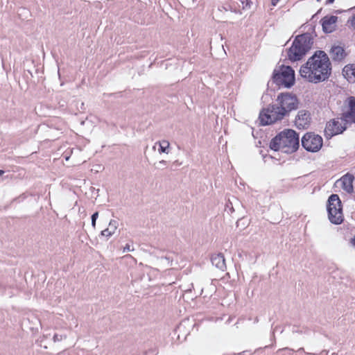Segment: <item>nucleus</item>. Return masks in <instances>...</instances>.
<instances>
[{
	"label": "nucleus",
	"mask_w": 355,
	"mask_h": 355,
	"mask_svg": "<svg viewBox=\"0 0 355 355\" xmlns=\"http://www.w3.org/2000/svg\"><path fill=\"white\" fill-rule=\"evenodd\" d=\"M298 105L299 101L295 95L288 92L280 93L276 103L269 105L260 112V123L266 125L281 121L288 116L293 110H296Z\"/></svg>",
	"instance_id": "f257e3e1"
},
{
	"label": "nucleus",
	"mask_w": 355,
	"mask_h": 355,
	"mask_svg": "<svg viewBox=\"0 0 355 355\" xmlns=\"http://www.w3.org/2000/svg\"><path fill=\"white\" fill-rule=\"evenodd\" d=\"M331 73V64L328 55L323 51H316L300 69L302 78L312 83H319L327 80Z\"/></svg>",
	"instance_id": "f03ea898"
},
{
	"label": "nucleus",
	"mask_w": 355,
	"mask_h": 355,
	"mask_svg": "<svg viewBox=\"0 0 355 355\" xmlns=\"http://www.w3.org/2000/svg\"><path fill=\"white\" fill-rule=\"evenodd\" d=\"M300 146L299 135L293 130L285 129L277 135L270 141V148L275 150L291 154Z\"/></svg>",
	"instance_id": "7ed1b4c3"
},
{
	"label": "nucleus",
	"mask_w": 355,
	"mask_h": 355,
	"mask_svg": "<svg viewBox=\"0 0 355 355\" xmlns=\"http://www.w3.org/2000/svg\"><path fill=\"white\" fill-rule=\"evenodd\" d=\"M313 44L310 33H304L296 36L291 46L288 50V58L292 61L300 60L311 49Z\"/></svg>",
	"instance_id": "20e7f679"
},
{
	"label": "nucleus",
	"mask_w": 355,
	"mask_h": 355,
	"mask_svg": "<svg viewBox=\"0 0 355 355\" xmlns=\"http://www.w3.org/2000/svg\"><path fill=\"white\" fill-rule=\"evenodd\" d=\"M272 79L277 85L290 88L295 83V71L292 67L282 65L279 70H275Z\"/></svg>",
	"instance_id": "39448f33"
},
{
	"label": "nucleus",
	"mask_w": 355,
	"mask_h": 355,
	"mask_svg": "<svg viewBox=\"0 0 355 355\" xmlns=\"http://www.w3.org/2000/svg\"><path fill=\"white\" fill-rule=\"evenodd\" d=\"M328 217L331 223L340 224L343 221L341 201L337 194L329 196L327 204Z\"/></svg>",
	"instance_id": "423d86ee"
},
{
	"label": "nucleus",
	"mask_w": 355,
	"mask_h": 355,
	"mask_svg": "<svg viewBox=\"0 0 355 355\" xmlns=\"http://www.w3.org/2000/svg\"><path fill=\"white\" fill-rule=\"evenodd\" d=\"M302 145L307 151L318 152L322 146V138L313 132H307L302 138Z\"/></svg>",
	"instance_id": "0eeeda50"
},
{
	"label": "nucleus",
	"mask_w": 355,
	"mask_h": 355,
	"mask_svg": "<svg viewBox=\"0 0 355 355\" xmlns=\"http://www.w3.org/2000/svg\"><path fill=\"white\" fill-rule=\"evenodd\" d=\"M341 121L338 119H333L329 121L324 129V134L327 137H331L334 135L342 133L345 129L346 127L342 125Z\"/></svg>",
	"instance_id": "6e6552de"
},
{
	"label": "nucleus",
	"mask_w": 355,
	"mask_h": 355,
	"mask_svg": "<svg viewBox=\"0 0 355 355\" xmlns=\"http://www.w3.org/2000/svg\"><path fill=\"white\" fill-rule=\"evenodd\" d=\"M347 100L349 110L343 113L340 120L345 123H355V97L350 96Z\"/></svg>",
	"instance_id": "1a4fd4ad"
},
{
	"label": "nucleus",
	"mask_w": 355,
	"mask_h": 355,
	"mask_svg": "<svg viewBox=\"0 0 355 355\" xmlns=\"http://www.w3.org/2000/svg\"><path fill=\"white\" fill-rule=\"evenodd\" d=\"M311 121L310 113L306 110H300L298 112L295 117V125L298 128H306Z\"/></svg>",
	"instance_id": "9d476101"
},
{
	"label": "nucleus",
	"mask_w": 355,
	"mask_h": 355,
	"mask_svg": "<svg viewBox=\"0 0 355 355\" xmlns=\"http://www.w3.org/2000/svg\"><path fill=\"white\" fill-rule=\"evenodd\" d=\"M338 17L336 16H326L322 19V29L325 33H332L336 28Z\"/></svg>",
	"instance_id": "9b49d317"
},
{
	"label": "nucleus",
	"mask_w": 355,
	"mask_h": 355,
	"mask_svg": "<svg viewBox=\"0 0 355 355\" xmlns=\"http://www.w3.org/2000/svg\"><path fill=\"white\" fill-rule=\"evenodd\" d=\"M329 55L334 61L340 62L345 58L347 54L343 47L333 46L330 49Z\"/></svg>",
	"instance_id": "f8f14e48"
},
{
	"label": "nucleus",
	"mask_w": 355,
	"mask_h": 355,
	"mask_svg": "<svg viewBox=\"0 0 355 355\" xmlns=\"http://www.w3.org/2000/svg\"><path fill=\"white\" fill-rule=\"evenodd\" d=\"M354 177L351 174H346L343 175L340 179L341 187L343 189L346 191L347 193H352L353 191V181Z\"/></svg>",
	"instance_id": "ddd939ff"
},
{
	"label": "nucleus",
	"mask_w": 355,
	"mask_h": 355,
	"mask_svg": "<svg viewBox=\"0 0 355 355\" xmlns=\"http://www.w3.org/2000/svg\"><path fill=\"white\" fill-rule=\"evenodd\" d=\"M211 261L214 266L220 270H225L226 268L225 260L223 254L213 255L211 258Z\"/></svg>",
	"instance_id": "4468645a"
},
{
	"label": "nucleus",
	"mask_w": 355,
	"mask_h": 355,
	"mask_svg": "<svg viewBox=\"0 0 355 355\" xmlns=\"http://www.w3.org/2000/svg\"><path fill=\"white\" fill-rule=\"evenodd\" d=\"M343 73L348 81L355 82V64L346 65L343 68Z\"/></svg>",
	"instance_id": "2eb2a0df"
},
{
	"label": "nucleus",
	"mask_w": 355,
	"mask_h": 355,
	"mask_svg": "<svg viewBox=\"0 0 355 355\" xmlns=\"http://www.w3.org/2000/svg\"><path fill=\"white\" fill-rule=\"evenodd\" d=\"M159 145V148L158 150L159 153H169L170 143L167 140H162L155 143V145Z\"/></svg>",
	"instance_id": "dca6fc26"
},
{
	"label": "nucleus",
	"mask_w": 355,
	"mask_h": 355,
	"mask_svg": "<svg viewBox=\"0 0 355 355\" xmlns=\"http://www.w3.org/2000/svg\"><path fill=\"white\" fill-rule=\"evenodd\" d=\"M111 236V231L108 228H105V230L101 232L99 234L100 239L103 241H107L108 238Z\"/></svg>",
	"instance_id": "f3484780"
},
{
	"label": "nucleus",
	"mask_w": 355,
	"mask_h": 355,
	"mask_svg": "<svg viewBox=\"0 0 355 355\" xmlns=\"http://www.w3.org/2000/svg\"><path fill=\"white\" fill-rule=\"evenodd\" d=\"M119 250H121L122 251V253H124L125 252H133L135 250V248L134 247L129 244V243H127L124 247H119Z\"/></svg>",
	"instance_id": "a211bd4d"
},
{
	"label": "nucleus",
	"mask_w": 355,
	"mask_h": 355,
	"mask_svg": "<svg viewBox=\"0 0 355 355\" xmlns=\"http://www.w3.org/2000/svg\"><path fill=\"white\" fill-rule=\"evenodd\" d=\"M225 9L226 10H230L231 12H235V13H241L239 10H237L236 6L234 3H230L227 6V7H225Z\"/></svg>",
	"instance_id": "6ab92c4d"
},
{
	"label": "nucleus",
	"mask_w": 355,
	"mask_h": 355,
	"mask_svg": "<svg viewBox=\"0 0 355 355\" xmlns=\"http://www.w3.org/2000/svg\"><path fill=\"white\" fill-rule=\"evenodd\" d=\"M66 338L67 336L65 335L55 334L53 335V339L54 342H59L62 340L63 339H65Z\"/></svg>",
	"instance_id": "aec40b11"
},
{
	"label": "nucleus",
	"mask_w": 355,
	"mask_h": 355,
	"mask_svg": "<svg viewBox=\"0 0 355 355\" xmlns=\"http://www.w3.org/2000/svg\"><path fill=\"white\" fill-rule=\"evenodd\" d=\"M241 3L242 4V8L243 10L245 9H247V8H250V4L252 3V2L249 0H241Z\"/></svg>",
	"instance_id": "412c9836"
},
{
	"label": "nucleus",
	"mask_w": 355,
	"mask_h": 355,
	"mask_svg": "<svg viewBox=\"0 0 355 355\" xmlns=\"http://www.w3.org/2000/svg\"><path fill=\"white\" fill-rule=\"evenodd\" d=\"M348 22L350 23L351 26L355 29V14L348 20Z\"/></svg>",
	"instance_id": "4be33fe9"
},
{
	"label": "nucleus",
	"mask_w": 355,
	"mask_h": 355,
	"mask_svg": "<svg viewBox=\"0 0 355 355\" xmlns=\"http://www.w3.org/2000/svg\"><path fill=\"white\" fill-rule=\"evenodd\" d=\"M123 258H125V259H128H128H132V261L134 262V263H137V260H136L134 257H132L130 254L125 255V256L123 257Z\"/></svg>",
	"instance_id": "5701e85b"
},
{
	"label": "nucleus",
	"mask_w": 355,
	"mask_h": 355,
	"mask_svg": "<svg viewBox=\"0 0 355 355\" xmlns=\"http://www.w3.org/2000/svg\"><path fill=\"white\" fill-rule=\"evenodd\" d=\"M229 209L231 212L234 211V208L231 202L226 205V209Z\"/></svg>",
	"instance_id": "b1692460"
},
{
	"label": "nucleus",
	"mask_w": 355,
	"mask_h": 355,
	"mask_svg": "<svg viewBox=\"0 0 355 355\" xmlns=\"http://www.w3.org/2000/svg\"><path fill=\"white\" fill-rule=\"evenodd\" d=\"M98 217V212L96 211L92 215L91 219L97 220Z\"/></svg>",
	"instance_id": "393cba45"
},
{
	"label": "nucleus",
	"mask_w": 355,
	"mask_h": 355,
	"mask_svg": "<svg viewBox=\"0 0 355 355\" xmlns=\"http://www.w3.org/2000/svg\"><path fill=\"white\" fill-rule=\"evenodd\" d=\"M159 164L162 166H164L166 165V162L165 160H161L159 162Z\"/></svg>",
	"instance_id": "a878e982"
},
{
	"label": "nucleus",
	"mask_w": 355,
	"mask_h": 355,
	"mask_svg": "<svg viewBox=\"0 0 355 355\" xmlns=\"http://www.w3.org/2000/svg\"><path fill=\"white\" fill-rule=\"evenodd\" d=\"M279 1V0H272L271 3L273 6H275Z\"/></svg>",
	"instance_id": "bb28decb"
},
{
	"label": "nucleus",
	"mask_w": 355,
	"mask_h": 355,
	"mask_svg": "<svg viewBox=\"0 0 355 355\" xmlns=\"http://www.w3.org/2000/svg\"><path fill=\"white\" fill-rule=\"evenodd\" d=\"M350 243L352 246L355 247V236L350 240Z\"/></svg>",
	"instance_id": "cd10ccee"
},
{
	"label": "nucleus",
	"mask_w": 355,
	"mask_h": 355,
	"mask_svg": "<svg viewBox=\"0 0 355 355\" xmlns=\"http://www.w3.org/2000/svg\"><path fill=\"white\" fill-rule=\"evenodd\" d=\"M96 220L92 219V225L94 228H95V227H96Z\"/></svg>",
	"instance_id": "c85d7f7f"
},
{
	"label": "nucleus",
	"mask_w": 355,
	"mask_h": 355,
	"mask_svg": "<svg viewBox=\"0 0 355 355\" xmlns=\"http://www.w3.org/2000/svg\"><path fill=\"white\" fill-rule=\"evenodd\" d=\"M335 0H327L326 4L333 3Z\"/></svg>",
	"instance_id": "c756f323"
},
{
	"label": "nucleus",
	"mask_w": 355,
	"mask_h": 355,
	"mask_svg": "<svg viewBox=\"0 0 355 355\" xmlns=\"http://www.w3.org/2000/svg\"><path fill=\"white\" fill-rule=\"evenodd\" d=\"M116 223H116V221H115V220H112V226H114V227H115V228H116V227H117V226H116Z\"/></svg>",
	"instance_id": "7c9ffc66"
},
{
	"label": "nucleus",
	"mask_w": 355,
	"mask_h": 355,
	"mask_svg": "<svg viewBox=\"0 0 355 355\" xmlns=\"http://www.w3.org/2000/svg\"><path fill=\"white\" fill-rule=\"evenodd\" d=\"M4 173V171L0 170V176H1Z\"/></svg>",
	"instance_id": "2f4dec72"
},
{
	"label": "nucleus",
	"mask_w": 355,
	"mask_h": 355,
	"mask_svg": "<svg viewBox=\"0 0 355 355\" xmlns=\"http://www.w3.org/2000/svg\"><path fill=\"white\" fill-rule=\"evenodd\" d=\"M155 148H156V145L155 144L154 146L153 147V149L155 150Z\"/></svg>",
	"instance_id": "473e14b6"
},
{
	"label": "nucleus",
	"mask_w": 355,
	"mask_h": 355,
	"mask_svg": "<svg viewBox=\"0 0 355 355\" xmlns=\"http://www.w3.org/2000/svg\"><path fill=\"white\" fill-rule=\"evenodd\" d=\"M108 225H109V226H110V225H111V220L109 222Z\"/></svg>",
	"instance_id": "72a5a7b5"
},
{
	"label": "nucleus",
	"mask_w": 355,
	"mask_h": 355,
	"mask_svg": "<svg viewBox=\"0 0 355 355\" xmlns=\"http://www.w3.org/2000/svg\"><path fill=\"white\" fill-rule=\"evenodd\" d=\"M299 350H300V351H301V350H302V351H303V350H304V349H303V348H300Z\"/></svg>",
	"instance_id": "f704fd0d"
}]
</instances>
